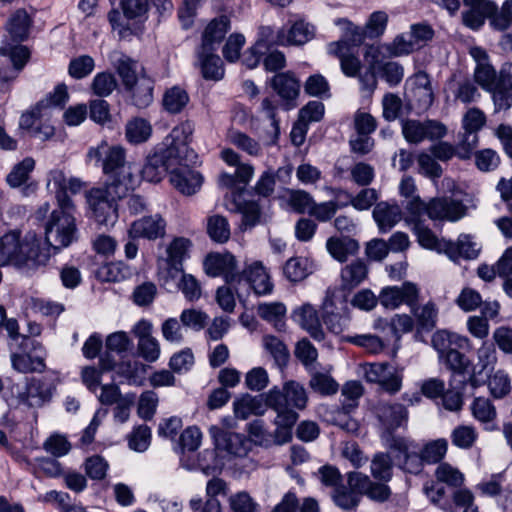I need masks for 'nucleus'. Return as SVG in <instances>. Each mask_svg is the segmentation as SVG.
Masks as SVG:
<instances>
[{
	"label": "nucleus",
	"mask_w": 512,
	"mask_h": 512,
	"mask_svg": "<svg viewBox=\"0 0 512 512\" xmlns=\"http://www.w3.org/2000/svg\"><path fill=\"white\" fill-rule=\"evenodd\" d=\"M193 122L187 120L175 126L162 143V147L148 155L141 170L144 180L158 183L179 165L195 163L197 155L189 147L194 132Z\"/></svg>",
	"instance_id": "1"
},
{
	"label": "nucleus",
	"mask_w": 512,
	"mask_h": 512,
	"mask_svg": "<svg viewBox=\"0 0 512 512\" xmlns=\"http://www.w3.org/2000/svg\"><path fill=\"white\" fill-rule=\"evenodd\" d=\"M31 25L32 18L25 9L16 10L6 23L8 35L0 46V55L5 57L0 60V89L3 91L16 79L30 57L28 48L20 43L28 38Z\"/></svg>",
	"instance_id": "2"
},
{
	"label": "nucleus",
	"mask_w": 512,
	"mask_h": 512,
	"mask_svg": "<svg viewBox=\"0 0 512 512\" xmlns=\"http://www.w3.org/2000/svg\"><path fill=\"white\" fill-rule=\"evenodd\" d=\"M49 258V250L41 248V240L34 233H28L24 239L18 231L0 236V265L33 269L44 266Z\"/></svg>",
	"instance_id": "3"
},
{
	"label": "nucleus",
	"mask_w": 512,
	"mask_h": 512,
	"mask_svg": "<svg viewBox=\"0 0 512 512\" xmlns=\"http://www.w3.org/2000/svg\"><path fill=\"white\" fill-rule=\"evenodd\" d=\"M75 205L68 195H58V208L53 210L45 225V245L41 248L57 253L77 240Z\"/></svg>",
	"instance_id": "4"
},
{
	"label": "nucleus",
	"mask_w": 512,
	"mask_h": 512,
	"mask_svg": "<svg viewBox=\"0 0 512 512\" xmlns=\"http://www.w3.org/2000/svg\"><path fill=\"white\" fill-rule=\"evenodd\" d=\"M89 160H95L102 166L103 173L107 176L106 184L131 188L134 184V174L131 164L126 160V153L121 146H110L102 142L97 147H92L87 153Z\"/></svg>",
	"instance_id": "5"
},
{
	"label": "nucleus",
	"mask_w": 512,
	"mask_h": 512,
	"mask_svg": "<svg viewBox=\"0 0 512 512\" xmlns=\"http://www.w3.org/2000/svg\"><path fill=\"white\" fill-rule=\"evenodd\" d=\"M406 210L413 220L426 215L434 221L455 222L466 215L467 207L462 201L451 197H435L425 202L417 196L407 202Z\"/></svg>",
	"instance_id": "6"
},
{
	"label": "nucleus",
	"mask_w": 512,
	"mask_h": 512,
	"mask_svg": "<svg viewBox=\"0 0 512 512\" xmlns=\"http://www.w3.org/2000/svg\"><path fill=\"white\" fill-rule=\"evenodd\" d=\"M129 189L106 184L93 188L86 194L87 202L97 223L114 225L118 219L117 200L124 197Z\"/></svg>",
	"instance_id": "7"
},
{
	"label": "nucleus",
	"mask_w": 512,
	"mask_h": 512,
	"mask_svg": "<svg viewBox=\"0 0 512 512\" xmlns=\"http://www.w3.org/2000/svg\"><path fill=\"white\" fill-rule=\"evenodd\" d=\"M374 414L383 433L389 436L408 420V411L400 403L379 401L374 407Z\"/></svg>",
	"instance_id": "8"
},
{
	"label": "nucleus",
	"mask_w": 512,
	"mask_h": 512,
	"mask_svg": "<svg viewBox=\"0 0 512 512\" xmlns=\"http://www.w3.org/2000/svg\"><path fill=\"white\" fill-rule=\"evenodd\" d=\"M420 291L416 284L404 282L401 286H389L382 289L379 302L385 308L396 309L405 304L413 308L419 301Z\"/></svg>",
	"instance_id": "9"
},
{
	"label": "nucleus",
	"mask_w": 512,
	"mask_h": 512,
	"mask_svg": "<svg viewBox=\"0 0 512 512\" xmlns=\"http://www.w3.org/2000/svg\"><path fill=\"white\" fill-rule=\"evenodd\" d=\"M307 400L308 397L305 388L295 381L285 383L283 391L275 387L266 395V404L276 405L280 409L283 405H287L291 408L304 409Z\"/></svg>",
	"instance_id": "10"
},
{
	"label": "nucleus",
	"mask_w": 512,
	"mask_h": 512,
	"mask_svg": "<svg viewBox=\"0 0 512 512\" xmlns=\"http://www.w3.org/2000/svg\"><path fill=\"white\" fill-rule=\"evenodd\" d=\"M402 133L409 143H420L424 139H439L446 134V128L439 122L428 120H406L402 123Z\"/></svg>",
	"instance_id": "11"
},
{
	"label": "nucleus",
	"mask_w": 512,
	"mask_h": 512,
	"mask_svg": "<svg viewBox=\"0 0 512 512\" xmlns=\"http://www.w3.org/2000/svg\"><path fill=\"white\" fill-rule=\"evenodd\" d=\"M209 434L217 449L224 450L231 455L243 457L249 451V442L241 434L227 431L217 425H212L209 428Z\"/></svg>",
	"instance_id": "12"
},
{
	"label": "nucleus",
	"mask_w": 512,
	"mask_h": 512,
	"mask_svg": "<svg viewBox=\"0 0 512 512\" xmlns=\"http://www.w3.org/2000/svg\"><path fill=\"white\" fill-rule=\"evenodd\" d=\"M55 386L45 378H31L24 392L19 394V400L31 408H39L49 403L53 397Z\"/></svg>",
	"instance_id": "13"
},
{
	"label": "nucleus",
	"mask_w": 512,
	"mask_h": 512,
	"mask_svg": "<svg viewBox=\"0 0 512 512\" xmlns=\"http://www.w3.org/2000/svg\"><path fill=\"white\" fill-rule=\"evenodd\" d=\"M205 272L212 277L223 275L228 283L240 278L235 257L230 253L209 254L204 261Z\"/></svg>",
	"instance_id": "14"
},
{
	"label": "nucleus",
	"mask_w": 512,
	"mask_h": 512,
	"mask_svg": "<svg viewBox=\"0 0 512 512\" xmlns=\"http://www.w3.org/2000/svg\"><path fill=\"white\" fill-rule=\"evenodd\" d=\"M271 86L289 110L296 106L295 100L300 92V83L291 72L277 73L271 79Z\"/></svg>",
	"instance_id": "15"
},
{
	"label": "nucleus",
	"mask_w": 512,
	"mask_h": 512,
	"mask_svg": "<svg viewBox=\"0 0 512 512\" xmlns=\"http://www.w3.org/2000/svg\"><path fill=\"white\" fill-rule=\"evenodd\" d=\"M191 246V241L184 237L174 238L167 246V273L172 279H175L179 273H182L183 262L189 257Z\"/></svg>",
	"instance_id": "16"
},
{
	"label": "nucleus",
	"mask_w": 512,
	"mask_h": 512,
	"mask_svg": "<svg viewBox=\"0 0 512 512\" xmlns=\"http://www.w3.org/2000/svg\"><path fill=\"white\" fill-rule=\"evenodd\" d=\"M191 163L179 165L172 170L170 176L171 184L184 195L195 194L202 186L203 177L198 171L189 169Z\"/></svg>",
	"instance_id": "17"
},
{
	"label": "nucleus",
	"mask_w": 512,
	"mask_h": 512,
	"mask_svg": "<svg viewBox=\"0 0 512 512\" xmlns=\"http://www.w3.org/2000/svg\"><path fill=\"white\" fill-rule=\"evenodd\" d=\"M181 466L187 470L199 469L205 475H214L221 472L223 462L218 457L215 449H205L200 452L197 458L191 459L189 455L183 454L180 458Z\"/></svg>",
	"instance_id": "18"
},
{
	"label": "nucleus",
	"mask_w": 512,
	"mask_h": 512,
	"mask_svg": "<svg viewBox=\"0 0 512 512\" xmlns=\"http://www.w3.org/2000/svg\"><path fill=\"white\" fill-rule=\"evenodd\" d=\"M165 227V220L156 214L134 221L129 229V234L135 238L142 237L153 240L164 236Z\"/></svg>",
	"instance_id": "19"
},
{
	"label": "nucleus",
	"mask_w": 512,
	"mask_h": 512,
	"mask_svg": "<svg viewBox=\"0 0 512 512\" xmlns=\"http://www.w3.org/2000/svg\"><path fill=\"white\" fill-rule=\"evenodd\" d=\"M230 29V19L222 15L213 19L205 28L199 49L215 51Z\"/></svg>",
	"instance_id": "20"
},
{
	"label": "nucleus",
	"mask_w": 512,
	"mask_h": 512,
	"mask_svg": "<svg viewBox=\"0 0 512 512\" xmlns=\"http://www.w3.org/2000/svg\"><path fill=\"white\" fill-rule=\"evenodd\" d=\"M442 248L449 258L454 261L459 257L469 260L475 259L481 250V246L469 234H461L456 243L445 242Z\"/></svg>",
	"instance_id": "21"
},
{
	"label": "nucleus",
	"mask_w": 512,
	"mask_h": 512,
	"mask_svg": "<svg viewBox=\"0 0 512 512\" xmlns=\"http://www.w3.org/2000/svg\"><path fill=\"white\" fill-rule=\"evenodd\" d=\"M239 276L236 281L245 279L257 295H265L272 291L273 285L261 262L252 263Z\"/></svg>",
	"instance_id": "22"
},
{
	"label": "nucleus",
	"mask_w": 512,
	"mask_h": 512,
	"mask_svg": "<svg viewBox=\"0 0 512 512\" xmlns=\"http://www.w3.org/2000/svg\"><path fill=\"white\" fill-rule=\"evenodd\" d=\"M369 273V267L363 259H355L346 264L340 273L343 290H352L364 282Z\"/></svg>",
	"instance_id": "23"
},
{
	"label": "nucleus",
	"mask_w": 512,
	"mask_h": 512,
	"mask_svg": "<svg viewBox=\"0 0 512 512\" xmlns=\"http://www.w3.org/2000/svg\"><path fill=\"white\" fill-rule=\"evenodd\" d=\"M125 90L130 94L131 103L135 107L143 109L153 101L154 81L143 74L131 87H126Z\"/></svg>",
	"instance_id": "24"
},
{
	"label": "nucleus",
	"mask_w": 512,
	"mask_h": 512,
	"mask_svg": "<svg viewBox=\"0 0 512 512\" xmlns=\"http://www.w3.org/2000/svg\"><path fill=\"white\" fill-rule=\"evenodd\" d=\"M488 92L492 94L495 112L510 109L512 107V75L502 69L495 89Z\"/></svg>",
	"instance_id": "25"
},
{
	"label": "nucleus",
	"mask_w": 512,
	"mask_h": 512,
	"mask_svg": "<svg viewBox=\"0 0 512 512\" xmlns=\"http://www.w3.org/2000/svg\"><path fill=\"white\" fill-rule=\"evenodd\" d=\"M401 217V209L397 204L379 202L373 209V218L382 233L391 230L401 220Z\"/></svg>",
	"instance_id": "26"
},
{
	"label": "nucleus",
	"mask_w": 512,
	"mask_h": 512,
	"mask_svg": "<svg viewBox=\"0 0 512 512\" xmlns=\"http://www.w3.org/2000/svg\"><path fill=\"white\" fill-rule=\"evenodd\" d=\"M294 316L300 326L305 329L316 341H322L324 331L318 318L317 311L309 304L303 305L294 312Z\"/></svg>",
	"instance_id": "27"
},
{
	"label": "nucleus",
	"mask_w": 512,
	"mask_h": 512,
	"mask_svg": "<svg viewBox=\"0 0 512 512\" xmlns=\"http://www.w3.org/2000/svg\"><path fill=\"white\" fill-rule=\"evenodd\" d=\"M110 59L125 88L131 87L139 79L137 75L139 64L137 61L120 52H113Z\"/></svg>",
	"instance_id": "28"
},
{
	"label": "nucleus",
	"mask_w": 512,
	"mask_h": 512,
	"mask_svg": "<svg viewBox=\"0 0 512 512\" xmlns=\"http://www.w3.org/2000/svg\"><path fill=\"white\" fill-rule=\"evenodd\" d=\"M326 248L335 260L345 262L349 256L358 253L360 245L357 240L349 237H330L326 242Z\"/></svg>",
	"instance_id": "29"
},
{
	"label": "nucleus",
	"mask_w": 512,
	"mask_h": 512,
	"mask_svg": "<svg viewBox=\"0 0 512 512\" xmlns=\"http://www.w3.org/2000/svg\"><path fill=\"white\" fill-rule=\"evenodd\" d=\"M201 72L207 80H220L224 76L223 64L220 57L214 54V51H206L199 49L197 52Z\"/></svg>",
	"instance_id": "30"
},
{
	"label": "nucleus",
	"mask_w": 512,
	"mask_h": 512,
	"mask_svg": "<svg viewBox=\"0 0 512 512\" xmlns=\"http://www.w3.org/2000/svg\"><path fill=\"white\" fill-rule=\"evenodd\" d=\"M333 300L331 297L327 296L322 304L323 309V322L326 327L334 334H340L345 329H347L349 325L350 318L348 315H343L340 313H336L333 310Z\"/></svg>",
	"instance_id": "31"
},
{
	"label": "nucleus",
	"mask_w": 512,
	"mask_h": 512,
	"mask_svg": "<svg viewBox=\"0 0 512 512\" xmlns=\"http://www.w3.org/2000/svg\"><path fill=\"white\" fill-rule=\"evenodd\" d=\"M497 5L495 2H485L480 8H472L462 14L463 23L473 29L478 30L485 23V19L492 20V15L496 13Z\"/></svg>",
	"instance_id": "32"
},
{
	"label": "nucleus",
	"mask_w": 512,
	"mask_h": 512,
	"mask_svg": "<svg viewBox=\"0 0 512 512\" xmlns=\"http://www.w3.org/2000/svg\"><path fill=\"white\" fill-rule=\"evenodd\" d=\"M410 310L416 319L418 330L431 331L436 327L438 308L434 302L429 301L422 307H419L417 303Z\"/></svg>",
	"instance_id": "33"
},
{
	"label": "nucleus",
	"mask_w": 512,
	"mask_h": 512,
	"mask_svg": "<svg viewBox=\"0 0 512 512\" xmlns=\"http://www.w3.org/2000/svg\"><path fill=\"white\" fill-rule=\"evenodd\" d=\"M49 183H53L56 187V200L58 201V195L61 193L67 195V192L72 194L79 193L85 186V183L77 177L66 178L64 172L60 169L52 170L49 173Z\"/></svg>",
	"instance_id": "34"
},
{
	"label": "nucleus",
	"mask_w": 512,
	"mask_h": 512,
	"mask_svg": "<svg viewBox=\"0 0 512 512\" xmlns=\"http://www.w3.org/2000/svg\"><path fill=\"white\" fill-rule=\"evenodd\" d=\"M257 314L263 320L272 323L278 331L285 329L286 307L283 303H260L257 306Z\"/></svg>",
	"instance_id": "35"
},
{
	"label": "nucleus",
	"mask_w": 512,
	"mask_h": 512,
	"mask_svg": "<svg viewBox=\"0 0 512 512\" xmlns=\"http://www.w3.org/2000/svg\"><path fill=\"white\" fill-rule=\"evenodd\" d=\"M234 413L239 419H247L251 415H262L265 407L260 396L243 395L234 401Z\"/></svg>",
	"instance_id": "36"
},
{
	"label": "nucleus",
	"mask_w": 512,
	"mask_h": 512,
	"mask_svg": "<svg viewBox=\"0 0 512 512\" xmlns=\"http://www.w3.org/2000/svg\"><path fill=\"white\" fill-rule=\"evenodd\" d=\"M431 342L434 349L438 352L439 358H443V354L455 346L463 347L464 344H467L468 339L446 330H439L433 334Z\"/></svg>",
	"instance_id": "37"
},
{
	"label": "nucleus",
	"mask_w": 512,
	"mask_h": 512,
	"mask_svg": "<svg viewBox=\"0 0 512 512\" xmlns=\"http://www.w3.org/2000/svg\"><path fill=\"white\" fill-rule=\"evenodd\" d=\"M342 195L347 200L342 206L351 204L355 209L360 211L369 209L378 199V192L374 188H364L356 196L341 189L337 190L336 197L339 198Z\"/></svg>",
	"instance_id": "38"
},
{
	"label": "nucleus",
	"mask_w": 512,
	"mask_h": 512,
	"mask_svg": "<svg viewBox=\"0 0 512 512\" xmlns=\"http://www.w3.org/2000/svg\"><path fill=\"white\" fill-rule=\"evenodd\" d=\"M312 263L305 257L290 258L283 267L285 277L291 282L304 280L312 273Z\"/></svg>",
	"instance_id": "39"
},
{
	"label": "nucleus",
	"mask_w": 512,
	"mask_h": 512,
	"mask_svg": "<svg viewBox=\"0 0 512 512\" xmlns=\"http://www.w3.org/2000/svg\"><path fill=\"white\" fill-rule=\"evenodd\" d=\"M285 46L287 45L286 29L281 28L275 31L270 26H261L258 32V39L256 41V49H262L268 53L272 46Z\"/></svg>",
	"instance_id": "40"
},
{
	"label": "nucleus",
	"mask_w": 512,
	"mask_h": 512,
	"mask_svg": "<svg viewBox=\"0 0 512 512\" xmlns=\"http://www.w3.org/2000/svg\"><path fill=\"white\" fill-rule=\"evenodd\" d=\"M331 498L337 507L346 511L356 509L361 501L358 493L343 483L332 490Z\"/></svg>",
	"instance_id": "41"
},
{
	"label": "nucleus",
	"mask_w": 512,
	"mask_h": 512,
	"mask_svg": "<svg viewBox=\"0 0 512 512\" xmlns=\"http://www.w3.org/2000/svg\"><path fill=\"white\" fill-rule=\"evenodd\" d=\"M188 102V93L179 86H174L166 90L162 100L164 109L171 114L180 113Z\"/></svg>",
	"instance_id": "42"
},
{
	"label": "nucleus",
	"mask_w": 512,
	"mask_h": 512,
	"mask_svg": "<svg viewBox=\"0 0 512 512\" xmlns=\"http://www.w3.org/2000/svg\"><path fill=\"white\" fill-rule=\"evenodd\" d=\"M310 388L322 396L334 395L338 392L339 384L329 374L314 371L309 380Z\"/></svg>",
	"instance_id": "43"
},
{
	"label": "nucleus",
	"mask_w": 512,
	"mask_h": 512,
	"mask_svg": "<svg viewBox=\"0 0 512 512\" xmlns=\"http://www.w3.org/2000/svg\"><path fill=\"white\" fill-rule=\"evenodd\" d=\"M206 229L211 240L217 243L227 242L231 235L228 220L222 215L208 217Z\"/></svg>",
	"instance_id": "44"
},
{
	"label": "nucleus",
	"mask_w": 512,
	"mask_h": 512,
	"mask_svg": "<svg viewBox=\"0 0 512 512\" xmlns=\"http://www.w3.org/2000/svg\"><path fill=\"white\" fill-rule=\"evenodd\" d=\"M414 327V321L412 317L406 314H396L390 322L378 320L375 324V328H388L396 341L401 338V335L412 331Z\"/></svg>",
	"instance_id": "45"
},
{
	"label": "nucleus",
	"mask_w": 512,
	"mask_h": 512,
	"mask_svg": "<svg viewBox=\"0 0 512 512\" xmlns=\"http://www.w3.org/2000/svg\"><path fill=\"white\" fill-rule=\"evenodd\" d=\"M152 133L150 123L143 118H135L126 125V138L130 143L140 144L149 139Z\"/></svg>",
	"instance_id": "46"
},
{
	"label": "nucleus",
	"mask_w": 512,
	"mask_h": 512,
	"mask_svg": "<svg viewBox=\"0 0 512 512\" xmlns=\"http://www.w3.org/2000/svg\"><path fill=\"white\" fill-rule=\"evenodd\" d=\"M12 366L15 370L21 373H42L46 369L44 358L32 357L28 354H13Z\"/></svg>",
	"instance_id": "47"
},
{
	"label": "nucleus",
	"mask_w": 512,
	"mask_h": 512,
	"mask_svg": "<svg viewBox=\"0 0 512 512\" xmlns=\"http://www.w3.org/2000/svg\"><path fill=\"white\" fill-rule=\"evenodd\" d=\"M314 36V28L303 20L296 21L286 29L287 45H303Z\"/></svg>",
	"instance_id": "48"
},
{
	"label": "nucleus",
	"mask_w": 512,
	"mask_h": 512,
	"mask_svg": "<svg viewBox=\"0 0 512 512\" xmlns=\"http://www.w3.org/2000/svg\"><path fill=\"white\" fill-rule=\"evenodd\" d=\"M129 267L121 261L102 265L97 272L98 277L105 282H119L130 275Z\"/></svg>",
	"instance_id": "49"
},
{
	"label": "nucleus",
	"mask_w": 512,
	"mask_h": 512,
	"mask_svg": "<svg viewBox=\"0 0 512 512\" xmlns=\"http://www.w3.org/2000/svg\"><path fill=\"white\" fill-rule=\"evenodd\" d=\"M448 442L444 438L428 442L421 450L422 458L427 464L440 462L447 453Z\"/></svg>",
	"instance_id": "50"
},
{
	"label": "nucleus",
	"mask_w": 512,
	"mask_h": 512,
	"mask_svg": "<svg viewBox=\"0 0 512 512\" xmlns=\"http://www.w3.org/2000/svg\"><path fill=\"white\" fill-rule=\"evenodd\" d=\"M477 437L478 434L475 428L470 425H459L451 432L452 444L461 449H470Z\"/></svg>",
	"instance_id": "51"
},
{
	"label": "nucleus",
	"mask_w": 512,
	"mask_h": 512,
	"mask_svg": "<svg viewBox=\"0 0 512 512\" xmlns=\"http://www.w3.org/2000/svg\"><path fill=\"white\" fill-rule=\"evenodd\" d=\"M34 166L35 162L30 157L25 158L20 163L15 165L6 178L9 186L16 188L24 184L28 180L29 174L34 169Z\"/></svg>",
	"instance_id": "52"
},
{
	"label": "nucleus",
	"mask_w": 512,
	"mask_h": 512,
	"mask_svg": "<svg viewBox=\"0 0 512 512\" xmlns=\"http://www.w3.org/2000/svg\"><path fill=\"white\" fill-rule=\"evenodd\" d=\"M471 412L474 418L482 423L492 422L497 415L495 406L485 397H476L473 400Z\"/></svg>",
	"instance_id": "53"
},
{
	"label": "nucleus",
	"mask_w": 512,
	"mask_h": 512,
	"mask_svg": "<svg viewBox=\"0 0 512 512\" xmlns=\"http://www.w3.org/2000/svg\"><path fill=\"white\" fill-rule=\"evenodd\" d=\"M178 281V289L183 293L185 299L190 302H195L201 298L202 288L199 281L191 274L182 273Z\"/></svg>",
	"instance_id": "54"
},
{
	"label": "nucleus",
	"mask_w": 512,
	"mask_h": 512,
	"mask_svg": "<svg viewBox=\"0 0 512 512\" xmlns=\"http://www.w3.org/2000/svg\"><path fill=\"white\" fill-rule=\"evenodd\" d=\"M474 79L483 90L492 91V89H495V85L498 84L499 74H497L494 67L488 63L475 67Z\"/></svg>",
	"instance_id": "55"
},
{
	"label": "nucleus",
	"mask_w": 512,
	"mask_h": 512,
	"mask_svg": "<svg viewBox=\"0 0 512 512\" xmlns=\"http://www.w3.org/2000/svg\"><path fill=\"white\" fill-rule=\"evenodd\" d=\"M371 473L375 479L389 481L392 477L391 457L386 453L376 454L371 461Z\"/></svg>",
	"instance_id": "56"
},
{
	"label": "nucleus",
	"mask_w": 512,
	"mask_h": 512,
	"mask_svg": "<svg viewBox=\"0 0 512 512\" xmlns=\"http://www.w3.org/2000/svg\"><path fill=\"white\" fill-rule=\"evenodd\" d=\"M488 388L494 398L500 399L505 397L511 391L508 374L503 370L496 371L492 376H489Z\"/></svg>",
	"instance_id": "57"
},
{
	"label": "nucleus",
	"mask_w": 512,
	"mask_h": 512,
	"mask_svg": "<svg viewBox=\"0 0 512 512\" xmlns=\"http://www.w3.org/2000/svg\"><path fill=\"white\" fill-rule=\"evenodd\" d=\"M232 512H258L259 504L246 491L237 492L229 497Z\"/></svg>",
	"instance_id": "58"
},
{
	"label": "nucleus",
	"mask_w": 512,
	"mask_h": 512,
	"mask_svg": "<svg viewBox=\"0 0 512 512\" xmlns=\"http://www.w3.org/2000/svg\"><path fill=\"white\" fill-rule=\"evenodd\" d=\"M265 349L272 355L277 365H285L289 359V352L285 344L275 336L267 335L263 338Z\"/></svg>",
	"instance_id": "59"
},
{
	"label": "nucleus",
	"mask_w": 512,
	"mask_h": 512,
	"mask_svg": "<svg viewBox=\"0 0 512 512\" xmlns=\"http://www.w3.org/2000/svg\"><path fill=\"white\" fill-rule=\"evenodd\" d=\"M438 482L445 483L451 487H459L464 481L463 474L448 463H441L435 471Z\"/></svg>",
	"instance_id": "60"
},
{
	"label": "nucleus",
	"mask_w": 512,
	"mask_h": 512,
	"mask_svg": "<svg viewBox=\"0 0 512 512\" xmlns=\"http://www.w3.org/2000/svg\"><path fill=\"white\" fill-rule=\"evenodd\" d=\"M454 98L464 104L475 102L480 93L472 80L465 78L456 83V88L453 91Z\"/></svg>",
	"instance_id": "61"
},
{
	"label": "nucleus",
	"mask_w": 512,
	"mask_h": 512,
	"mask_svg": "<svg viewBox=\"0 0 512 512\" xmlns=\"http://www.w3.org/2000/svg\"><path fill=\"white\" fill-rule=\"evenodd\" d=\"M336 24L341 26L343 30L342 39L349 45L359 46L367 36L365 28L356 26L346 19H338Z\"/></svg>",
	"instance_id": "62"
},
{
	"label": "nucleus",
	"mask_w": 512,
	"mask_h": 512,
	"mask_svg": "<svg viewBox=\"0 0 512 512\" xmlns=\"http://www.w3.org/2000/svg\"><path fill=\"white\" fill-rule=\"evenodd\" d=\"M91 87L96 95L106 97L116 89L117 81L113 74L101 72L94 77Z\"/></svg>",
	"instance_id": "63"
},
{
	"label": "nucleus",
	"mask_w": 512,
	"mask_h": 512,
	"mask_svg": "<svg viewBox=\"0 0 512 512\" xmlns=\"http://www.w3.org/2000/svg\"><path fill=\"white\" fill-rule=\"evenodd\" d=\"M95 63L91 56L82 55L70 61L68 72L75 79L88 76L94 69Z\"/></svg>",
	"instance_id": "64"
}]
</instances>
